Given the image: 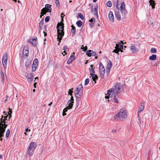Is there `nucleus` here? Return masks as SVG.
Instances as JSON below:
<instances>
[{"mask_svg":"<svg viewBox=\"0 0 160 160\" xmlns=\"http://www.w3.org/2000/svg\"><path fill=\"white\" fill-rule=\"evenodd\" d=\"M108 18L109 20L112 22H114V17L113 12L111 11H110L108 14Z\"/></svg>","mask_w":160,"mask_h":160,"instance_id":"17","label":"nucleus"},{"mask_svg":"<svg viewBox=\"0 0 160 160\" xmlns=\"http://www.w3.org/2000/svg\"><path fill=\"white\" fill-rule=\"evenodd\" d=\"M119 51L118 49L117 48H115L114 50L113 51V52H115L116 53H118V52Z\"/></svg>","mask_w":160,"mask_h":160,"instance_id":"52","label":"nucleus"},{"mask_svg":"<svg viewBox=\"0 0 160 160\" xmlns=\"http://www.w3.org/2000/svg\"><path fill=\"white\" fill-rule=\"evenodd\" d=\"M8 116V115H7V116H3V119L5 120H7V118Z\"/></svg>","mask_w":160,"mask_h":160,"instance_id":"59","label":"nucleus"},{"mask_svg":"<svg viewBox=\"0 0 160 160\" xmlns=\"http://www.w3.org/2000/svg\"><path fill=\"white\" fill-rule=\"evenodd\" d=\"M95 21V18H92L89 20V22H91L94 23Z\"/></svg>","mask_w":160,"mask_h":160,"instance_id":"49","label":"nucleus"},{"mask_svg":"<svg viewBox=\"0 0 160 160\" xmlns=\"http://www.w3.org/2000/svg\"><path fill=\"white\" fill-rule=\"evenodd\" d=\"M43 33H44V36L45 37L47 35V34L46 32H45V31L43 32Z\"/></svg>","mask_w":160,"mask_h":160,"instance_id":"63","label":"nucleus"},{"mask_svg":"<svg viewBox=\"0 0 160 160\" xmlns=\"http://www.w3.org/2000/svg\"><path fill=\"white\" fill-rule=\"evenodd\" d=\"M0 121H1L0 122V130L2 131L4 129L5 131V129L7 128L8 125L6 124V120L3 119V116H2Z\"/></svg>","mask_w":160,"mask_h":160,"instance_id":"5","label":"nucleus"},{"mask_svg":"<svg viewBox=\"0 0 160 160\" xmlns=\"http://www.w3.org/2000/svg\"><path fill=\"white\" fill-rule=\"evenodd\" d=\"M89 82V79L88 78H87L85 81L84 85L85 86H86L88 84Z\"/></svg>","mask_w":160,"mask_h":160,"instance_id":"45","label":"nucleus"},{"mask_svg":"<svg viewBox=\"0 0 160 160\" xmlns=\"http://www.w3.org/2000/svg\"><path fill=\"white\" fill-rule=\"evenodd\" d=\"M51 5L49 4H46L45 6V9L48 12H51L52 8H51Z\"/></svg>","mask_w":160,"mask_h":160,"instance_id":"22","label":"nucleus"},{"mask_svg":"<svg viewBox=\"0 0 160 160\" xmlns=\"http://www.w3.org/2000/svg\"><path fill=\"white\" fill-rule=\"evenodd\" d=\"M82 88H83L81 84H80L79 85L78 87V88L79 89H80V90H81L82 89Z\"/></svg>","mask_w":160,"mask_h":160,"instance_id":"53","label":"nucleus"},{"mask_svg":"<svg viewBox=\"0 0 160 160\" xmlns=\"http://www.w3.org/2000/svg\"><path fill=\"white\" fill-rule=\"evenodd\" d=\"M47 12H48L47 11V10H46L45 8H43L41 10V14L43 16L44 15L46 14Z\"/></svg>","mask_w":160,"mask_h":160,"instance_id":"34","label":"nucleus"},{"mask_svg":"<svg viewBox=\"0 0 160 160\" xmlns=\"http://www.w3.org/2000/svg\"><path fill=\"white\" fill-rule=\"evenodd\" d=\"M37 84L36 82H34L33 84V86L35 88H36V85Z\"/></svg>","mask_w":160,"mask_h":160,"instance_id":"62","label":"nucleus"},{"mask_svg":"<svg viewBox=\"0 0 160 160\" xmlns=\"http://www.w3.org/2000/svg\"><path fill=\"white\" fill-rule=\"evenodd\" d=\"M121 0H117L116 2H113V5L116 7L118 10H119L122 14V19L124 20L126 17L127 11L125 9V5L124 2Z\"/></svg>","mask_w":160,"mask_h":160,"instance_id":"1","label":"nucleus"},{"mask_svg":"<svg viewBox=\"0 0 160 160\" xmlns=\"http://www.w3.org/2000/svg\"><path fill=\"white\" fill-rule=\"evenodd\" d=\"M113 96H112L111 98L112 102H113L118 103V98H119L117 94H113Z\"/></svg>","mask_w":160,"mask_h":160,"instance_id":"9","label":"nucleus"},{"mask_svg":"<svg viewBox=\"0 0 160 160\" xmlns=\"http://www.w3.org/2000/svg\"><path fill=\"white\" fill-rule=\"evenodd\" d=\"M33 65H32V72H34L37 69V66H33Z\"/></svg>","mask_w":160,"mask_h":160,"instance_id":"43","label":"nucleus"},{"mask_svg":"<svg viewBox=\"0 0 160 160\" xmlns=\"http://www.w3.org/2000/svg\"><path fill=\"white\" fill-rule=\"evenodd\" d=\"M76 23L78 27H80L82 25V22L81 21L79 20L77 21Z\"/></svg>","mask_w":160,"mask_h":160,"instance_id":"35","label":"nucleus"},{"mask_svg":"<svg viewBox=\"0 0 160 160\" xmlns=\"http://www.w3.org/2000/svg\"><path fill=\"white\" fill-rule=\"evenodd\" d=\"M157 56L155 54H152L151 56L149 57V59L150 60H155L156 59Z\"/></svg>","mask_w":160,"mask_h":160,"instance_id":"30","label":"nucleus"},{"mask_svg":"<svg viewBox=\"0 0 160 160\" xmlns=\"http://www.w3.org/2000/svg\"><path fill=\"white\" fill-rule=\"evenodd\" d=\"M8 56L7 54H4L2 58V62L4 68H6L7 67Z\"/></svg>","mask_w":160,"mask_h":160,"instance_id":"8","label":"nucleus"},{"mask_svg":"<svg viewBox=\"0 0 160 160\" xmlns=\"http://www.w3.org/2000/svg\"><path fill=\"white\" fill-rule=\"evenodd\" d=\"M37 147L36 143L35 142H31L28 147L27 151L28 154L29 155H32Z\"/></svg>","mask_w":160,"mask_h":160,"instance_id":"4","label":"nucleus"},{"mask_svg":"<svg viewBox=\"0 0 160 160\" xmlns=\"http://www.w3.org/2000/svg\"><path fill=\"white\" fill-rule=\"evenodd\" d=\"M43 19H42L40 21V22L39 23V26L40 28L41 29H42V28L43 25Z\"/></svg>","mask_w":160,"mask_h":160,"instance_id":"39","label":"nucleus"},{"mask_svg":"<svg viewBox=\"0 0 160 160\" xmlns=\"http://www.w3.org/2000/svg\"><path fill=\"white\" fill-rule=\"evenodd\" d=\"M31 62V61L30 59H27L25 62V66L27 67H29L30 64Z\"/></svg>","mask_w":160,"mask_h":160,"instance_id":"33","label":"nucleus"},{"mask_svg":"<svg viewBox=\"0 0 160 160\" xmlns=\"http://www.w3.org/2000/svg\"><path fill=\"white\" fill-rule=\"evenodd\" d=\"M5 132V130L4 129L2 131L0 130V141H2V137L4 136V133Z\"/></svg>","mask_w":160,"mask_h":160,"instance_id":"28","label":"nucleus"},{"mask_svg":"<svg viewBox=\"0 0 160 160\" xmlns=\"http://www.w3.org/2000/svg\"><path fill=\"white\" fill-rule=\"evenodd\" d=\"M33 78H32V79H28L29 80H28V82H30V83H31L32 82V81H33Z\"/></svg>","mask_w":160,"mask_h":160,"instance_id":"60","label":"nucleus"},{"mask_svg":"<svg viewBox=\"0 0 160 160\" xmlns=\"http://www.w3.org/2000/svg\"><path fill=\"white\" fill-rule=\"evenodd\" d=\"M28 54V47L27 46H26L24 47V48L23 51V56L27 57Z\"/></svg>","mask_w":160,"mask_h":160,"instance_id":"12","label":"nucleus"},{"mask_svg":"<svg viewBox=\"0 0 160 160\" xmlns=\"http://www.w3.org/2000/svg\"><path fill=\"white\" fill-rule=\"evenodd\" d=\"M78 17L80 18L82 20H83L84 19V17L82 14L81 13H78Z\"/></svg>","mask_w":160,"mask_h":160,"instance_id":"37","label":"nucleus"},{"mask_svg":"<svg viewBox=\"0 0 160 160\" xmlns=\"http://www.w3.org/2000/svg\"><path fill=\"white\" fill-rule=\"evenodd\" d=\"M0 75L2 79V83H3L4 81V73L3 72L2 70H1L0 72Z\"/></svg>","mask_w":160,"mask_h":160,"instance_id":"29","label":"nucleus"},{"mask_svg":"<svg viewBox=\"0 0 160 160\" xmlns=\"http://www.w3.org/2000/svg\"><path fill=\"white\" fill-rule=\"evenodd\" d=\"M93 65H90V67L91 68H90L89 69V71L90 72V74L92 73V74H94L95 73V71L93 69Z\"/></svg>","mask_w":160,"mask_h":160,"instance_id":"32","label":"nucleus"},{"mask_svg":"<svg viewBox=\"0 0 160 160\" xmlns=\"http://www.w3.org/2000/svg\"><path fill=\"white\" fill-rule=\"evenodd\" d=\"M62 15H63V16H65V15L64 14H63V13H62L61 14V19H62V21H63V16H62Z\"/></svg>","mask_w":160,"mask_h":160,"instance_id":"56","label":"nucleus"},{"mask_svg":"<svg viewBox=\"0 0 160 160\" xmlns=\"http://www.w3.org/2000/svg\"><path fill=\"white\" fill-rule=\"evenodd\" d=\"M10 112V113H12V109H9V112H8V114L9 115V112Z\"/></svg>","mask_w":160,"mask_h":160,"instance_id":"61","label":"nucleus"},{"mask_svg":"<svg viewBox=\"0 0 160 160\" xmlns=\"http://www.w3.org/2000/svg\"><path fill=\"white\" fill-rule=\"evenodd\" d=\"M25 77L28 79H32V78H34L33 74L32 73H28L25 76Z\"/></svg>","mask_w":160,"mask_h":160,"instance_id":"27","label":"nucleus"},{"mask_svg":"<svg viewBox=\"0 0 160 160\" xmlns=\"http://www.w3.org/2000/svg\"><path fill=\"white\" fill-rule=\"evenodd\" d=\"M74 102H70V101H68L67 103L68 106L66 108H64V111H67L68 110L71 109L73 105Z\"/></svg>","mask_w":160,"mask_h":160,"instance_id":"11","label":"nucleus"},{"mask_svg":"<svg viewBox=\"0 0 160 160\" xmlns=\"http://www.w3.org/2000/svg\"><path fill=\"white\" fill-rule=\"evenodd\" d=\"M99 71L101 78H103L104 76L105 70L104 66L101 62H100L99 64Z\"/></svg>","mask_w":160,"mask_h":160,"instance_id":"6","label":"nucleus"},{"mask_svg":"<svg viewBox=\"0 0 160 160\" xmlns=\"http://www.w3.org/2000/svg\"><path fill=\"white\" fill-rule=\"evenodd\" d=\"M98 6L97 5H96L95 6L94 8V9L92 8V7L91 8V12H93V11L95 12V13L94 14V15L96 16L98 18Z\"/></svg>","mask_w":160,"mask_h":160,"instance_id":"13","label":"nucleus"},{"mask_svg":"<svg viewBox=\"0 0 160 160\" xmlns=\"http://www.w3.org/2000/svg\"><path fill=\"white\" fill-rule=\"evenodd\" d=\"M86 54L88 57H91V56H95L96 55V52H94L91 50H89L87 51Z\"/></svg>","mask_w":160,"mask_h":160,"instance_id":"15","label":"nucleus"},{"mask_svg":"<svg viewBox=\"0 0 160 160\" xmlns=\"http://www.w3.org/2000/svg\"><path fill=\"white\" fill-rule=\"evenodd\" d=\"M75 58V57L74 55H72L70 56L69 58L68 59L67 62L68 64H69L72 62Z\"/></svg>","mask_w":160,"mask_h":160,"instance_id":"20","label":"nucleus"},{"mask_svg":"<svg viewBox=\"0 0 160 160\" xmlns=\"http://www.w3.org/2000/svg\"><path fill=\"white\" fill-rule=\"evenodd\" d=\"M10 133V130L9 129H8L6 132V137L7 138H8Z\"/></svg>","mask_w":160,"mask_h":160,"instance_id":"42","label":"nucleus"},{"mask_svg":"<svg viewBox=\"0 0 160 160\" xmlns=\"http://www.w3.org/2000/svg\"><path fill=\"white\" fill-rule=\"evenodd\" d=\"M81 49H82L83 51L86 52V51L87 50L88 48L87 46H85L84 47L83 45H82V47L81 48Z\"/></svg>","mask_w":160,"mask_h":160,"instance_id":"46","label":"nucleus"},{"mask_svg":"<svg viewBox=\"0 0 160 160\" xmlns=\"http://www.w3.org/2000/svg\"><path fill=\"white\" fill-rule=\"evenodd\" d=\"M74 93L75 94V97L76 98H81L82 96V94H81L82 93V92L79 93V92H75Z\"/></svg>","mask_w":160,"mask_h":160,"instance_id":"31","label":"nucleus"},{"mask_svg":"<svg viewBox=\"0 0 160 160\" xmlns=\"http://www.w3.org/2000/svg\"><path fill=\"white\" fill-rule=\"evenodd\" d=\"M25 131L26 132H28V131H30V129H28L27 128V129H25Z\"/></svg>","mask_w":160,"mask_h":160,"instance_id":"64","label":"nucleus"},{"mask_svg":"<svg viewBox=\"0 0 160 160\" xmlns=\"http://www.w3.org/2000/svg\"><path fill=\"white\" fill-rule=\"evenodd\" d=\"M38 59H35L34 60L33 63V65L35 66H37L38 65Z\"/></svg>","mask_w":160,"mask_h":160,"instance_id":"36","label":"nucleus"},{"mask_svg":"<svg viewBox=\"0 0 160 160\" xmlns=\"http://www.w3.org/2000/svg\"><path fill=\"white\" fill-rule=\"evenodd\" d=\"M94 24V23L91 22L90 23H89V25L90 27H93Z\"/></svg>","mask_w":160,"mask_h":160,"instance_id":"54","label":"nucleus"},{"mask_svg":"<svg viewBox=\"0 0 160 160\" xmlns=\"http://www.w3.org/2000/svg\"><path fill=\"white\" fill-rule=\"evenodd\" d=\"M64 108L63 110V113H62V115L63 116H64L66 115V113L65 112H67V111H64Z\"/></svg>","mask_w":160,"mask_h":160,"instance_id":"58","label":"nucleus"},{"mask_svg":"<svg viewBox=\"0 0 160 160\" xmlns=\"http://www.w3.org/2000/svg\"><path fill=\"white\" fill-rule=\"evenodd\" d=\"M130 50L133 53H136L138 51V49L136 48L134 45L131 46Z\"/></svg>","mask_w":160,"mask_h":160,"instance_id":"18","label":"nucleus"},{"mask_svg":"<svg viewBox=\"0 0 160 160\" xmlns=\"http://www.w3.org/2000/svg\"><path fill=\"white\" fill-rule=\"evenodd\" d=\"M90 75H91V77H92V79L93 81H94L95 83H96V81L98 79V76L97 75L95 74H90Z\"/></svg>","mask_w":160,"mask_h":160,"instance_id":"23","label":"nucleus"},{"mask_svg":"<svg viewBox=\"0 0 160 160\" xmlns=\"http://www.w3.org/2000/svg\"><path fill=\"white\" fill-rule=\"evenodd\" d=\"M112 66V63L111 61H109L108 62V63L107 65V68H106V72H109Z\"/></svg>","mask_w":160,"mask_h":160,"instance_id":"16","label":"nucleus"},{"mask_svg":"<svg viewBox=\"0 0 160 160\" xmlns=\"http://www.w3.org/2000/svg\"><path fill=\"white\" fill-rule=\"evenodd\" d=\"M71 27H72V28L71 29V31L72 33V36H73L75 35L76 30L75 27L73 25H72Z\"/></svg>","mask_w":160,"mask_h":160,"instance_id":"25","label":"nucleus"},{"mask_svg":"<svg viewBox=\"0 0 160 160\" xmlns=\"http://www.w3.org/2000/svg\"><path fill=\"white\" fill-rule=\"evenodd\" d=\"M150 52L152 53H155L157 52V49L154 48H152L151 49Z\"/></svg>","mask_w":160,"mask_h":160,"instance_id":"38","label":"nucleus"},{"mask_svg":"<svg viewBox=\"0 0 160 160\" xmlns=\"http://www.w3.org/2000/svg\"><path fill=\"white\" fill-rule=\"evenodd\" d=\"M121 85L118 83L114 87V88H111L108 91L107 94L110 95L112 93V94H117L119 92L120 89Z\"/></svg>","mask_w":160,"mask_h":160,"instance_id":"3","label":"nucleus"},{"mask_svg":"<svg viewBox=\"0 0 160 160\" xmlns=\"http://www.w3.org/2000/svg\"><path fill=\"white\" fill-rule=\"evenodd\" d=\"M69 101H70V102H73L74 99H73V97L72 96H71V99Z\"/></svg>","mask_w":160,"mask_h":160,"instance_id":"55","label":"nucleus"},{"mask_svg":"<svg viewBox=\"0 0 160 160\" xmlns=\"http://www.w3.org/2000/svg\"><path fill=\"white\" fill-rule=\"evenodd\" d=\"M127 117V112L124 109L120 110L119 112L113 116V118L117 120L122 121Z\"/></svg>","mask_w":160,"mask_h":160,"instance_id":"2","label":"nucleus"},{"mask_svg":"<svg viewBox=\"0 0 160 160\" xmlns=\"http://www.w3.org/2000/svg\"><path fill=\"white\" fill-rule=\"evenodd\" d=\"M112 5V3L110 1H108L107 3V5L108 7H111Z\"/></svg>","mask_w":160,"mask_h":160,"instance_id":"40","label":"nucleus"},{"mask_svg":"<svg viewBox=\"0 0 160 160\" xmlns=\"http://www.w3.org/2000/svg\"><path fill=\"white\" fill-rule=\"evenodd\" d=\"M57 31L58 34L57 39L58 41H59V42H60L62 38L64 36V32H60L58 30H57Z\"/></svg>","mask_w":160,"mask_h":160,"instance_id":"7","label":"nucleus"},{"mask_svg":"<svg viewBox=\"0 0 160 160\" xmlns=\"http://www.w3.org/2000/svg\"><path fill=\"white\" fill-rule=\"evenodd\" d=\"M64 24L62 23L61 24L59 22L58 23L57 26V30H58L59 31L62 32L64 31Z\"/></svg>","mask_w":160,"mask_h":160,"instance_id":"10","label":"nucleus"},{"mask_svg":"<svg viewBox=\"0 0 160 160\" xmlns=\"http://www.w3.org/2000/svg\"><path fill=\"white\" fill-rule=\"evenodd\" d=\"M115 48H117L119 51L122 52H123L122 49H123V47L122 45L120 43H119L116 44Z\"/></svg>","mask_w":160,"mask_h":160,"instance_id":"14","label":"nucleus"},{"mask_svg":"<svg viewBox=\"0 0 160 160\" xmlns=\"http://www.w3.org/2000/svg\"><path fill=\"white\" fill-rule=\"evenodd\" d=\"M55 2L56 5L58 7H59L60 4L58 0H55Z\"/></svg>","mask_w":160,"mask_h":160,"instance_id":"47","label":"nucleus"},{"mask_svg":"<svg viewBox=\"0 0 160 160\" xmlns=\"http://www.w3.org/2000/svg\"><path fill=\"white\" fill-rule=\"evenodd\" d=\"M149 3H150V5L152 6V9H154L156 4L155 1L153 0H150L149 1Z\"/></svg>","mask_w":160,"mask_h":160,"instance_id":"24","label":"nucleus"},{"mask_svg":"<svg viewBox=\"0 0 160 160\" xmlns=\"http://www.w3.org/2000/svg\"><path fill=\"white\" fill-rule=\"evenodd\" d=\"M80 98H77L76 99V108H78L79 105V102H80Z\"/></svg>","mask_w":160,"mask_h":160,"instance_id":"41","label":"nucleus"},{"mask_svg":"<svg viewBox=\"0 0 160 160\" xmlns=\"http://www.w3.org/2000/svg\"><path fill=\"white\" fill-rule=\"evenodd\" d=\"M73 88H72L71 89H70L69 90L68 92V95H70L71 96H72V93L73 92Z\"/></svg>","mask_w":160,"mask_h":160,"instance_id":"44","label":"nucleus"},{"mask_svg":"<svg viewBox=\"0 0 160 160\" xmlns=\"http://www.w3.org/2000/svg\"><path fill=\"white\" fill-rule=\"evenodd\" d=\"M138 117V123L139 124V125H141L142 124V122H141V118H140V117Z\"/></svg>","mask_w":160,"mask_h":160,"instance_id":"51","label":"nucleus"},{"mask_svg":"<svg viewBox=\"0 0 160 160\" xmlns=\"http://www.w3.org/2000/svg\"><path fill=\"white\" fill-rule=\"evenodd\" d=\"M115 16L117 19L118 20H120L121 19V18H122V15H121L119 10H117V11H115Z\"/></svg>","mask_w":160,"mask_h":160,"instance_id":"19","label":"nucleus"},{"mask_svg":"<svg viewBox=\"0 0 160 160\" xmlns=\"http://www.w3.org/2000/svg\"><path fill=\"white\" fill-rule=\"evenodd\" d=\"M81 90H80V89H79L78 87L76 89V92H80V91Z\"/></svg>","mask_w":160,"mask_h":160,"instance_id":"57","label":"nucleus"},{"mask_svg":"<svg viewBox=\"0 0 160 160\" xmlns=\"http://www.w3.org/2000/svg\"><path fill=\"white\" fill-rule=\"evenodd\" d=\"M37 38L36 39H30L28 40V41L32 45L34 46H36L37 45Z\"/></svg>","mask_w":160,"mask_h":160,"instance_id":"21","label":"nucleus"},{"mask_svg":"<svg viewBox=\"0 0 160 160\" xmlns=\"http://www.w3.org/2000/svg\"><path fill=\"white\" fill-rule=\"evenodd\" d=\"M50 17L49 16H47L45 18V22H48L49 20H50Z\"/></svg>","mask_w":160,"mask_h":160,"instance_id":"48","label":"nucleus"},{"mask_svg":"<svg viewBox=\"0 0 160 160\" xmlns=\"http://www.w3.org/2000/svg\"><path fill=\"white\" fill-rule=\"evenodd\" d=\"M63 49L64 50H66V51L67 52H68L69 51V49L67 46H64Z\"/></svg>","mask_w":160,"mask_h":160,"instance_id":"50","label":"nucleus"},{"mask_svg":"<svg viewBox=\"0 0 160 160\" xmlns=\"http://www.w3.org/2000/svg\"><path fill=\"white\" fill-rule=\"evenodd\" d=\"M144 108V107L143 105H140V107L139 108V109L138 111V116L139 117V113L143 111Z\"/></svg>","mask_w":160,"mask_h":160,"instance_id":"26","label":"nucleus"}]
</instances>
